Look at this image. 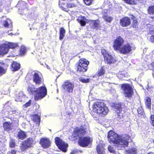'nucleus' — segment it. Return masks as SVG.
I'll return each instance as SVG.
<instances>
[{
	"label": "nucleus",
	"instance_id": "nucleus-1",
	"mask_svg": "<svg viewBox=\"0 0 154 154\" xmlns=\"http://www.w3.org/2000/svg\"><path fill=\"white\" fill-rule=\"evenodd\" d=\"M108 138L110 143L116 144L119 149H122L128 145V140L130 139V137L127 134L119 136L114 131H110L108 133Z\"/></svg>",
	"mask_w": 154,
	"mask_h": 154
},
{
	"label": "nucleus",
	"instance_id": "nucleus-2",
	"mask_svg": "<svg viewBox=\"0 0 154 154\" xmlns=\"http://www.w3.org/2000/svg\"><path fill=\"white\" fill-rule=\"evenodd\" d=\"M85 131V130L82 128L77 127L74 131L72 136L73 140H75L79 138L78 143L80 146L83 147L87 146L92 141V139L90 137H82Z\"/></svg>",
	"mask_w": 154,
	"mask_h": 154
},
{
	"label": "nucleus",
	"instance_id": "nucleus-3",
	"mask_svg": "<svg viewBox=\"0 0 154 154\" xmlns=\"http://www.w3.org/2000/svg\"><path fill=\"white\" fill-rule=\"evenodd\" d=\"M28 91L30 94L34 95L35 100H38L44 97L47 94V89L44 86H42L37 89L33 85L29 86L27 88Z\"/></svg>",
	"mask_w": 154,
	"mask_h": 154
},
{
	"label": "nucleus",
	"instance_id": "nucleus-4",
	"mask_svg": "<svg viewBox=\"0 0 154 154\" xmlns=\"http://www.w3.org/2000/svg\"><path fill=\"white\" fill-rule=\"evenodd\" d=\"M93 111L101 116H103L107 114L109 110L103 101L99 100L94 103Z\"/></svg>",
	"mask_w": 154,
	"mask_h": 154
},
{
	"label": "nucleus",
	"instance_id": "nucleus-5",
	"mask_svg": "<svg viewBox=\"0 0 154 154\" xmlns=\"http://www.w3.org/2000/svg\"><path fill=\"white\" fill-rule=\"evenodd\" d=\"M89 64V62L86 59L83 58L80 59L78 63V70L80 72H86Z\"/></svg>",
	"mask_w": 154,
	"mask_h": 154
},
{
	"label": "nucleus",
	"instance_id": "nucleus-6",
	"mask_svg": "<svg viewBox=\"0 0 154 154\" xmlns=\"http://www.w3.org/2000/svg\"><path fill=\"white\" fill-rule=\"evenodd\" d=\"M121 88L123 90L125 96L126 97H131L133 94L132 88L129 84H122Z\"/></svg>",
	"mask_w": 154,
	"mask_h": 154
},
{
	"label": "nucleus",
	"instance_id": "nucleus-7",
	"mask_svg": "<svg viewBox=\"0 0 154 154\" xmlns=\"http://www.w3.org/2000/svg\"><path fill=\"white\" fill-rule=\"evenodd\" d=\"M56 144L58 148L62 151L66 152L68 145L59 137H56L55 139Z\"/></svg>",
	"mask_w": 154,
	"mask_h": 154
},
{
	"label": "nucleus",
	"instance_id": "nucleus-8",
	"mask_svg": "<svg viewBox=\"0 0 154 154\" xmlns=\"http://www.w3.org/2000/svg\"><path fill=\"white\" fill-rule=\"evenodd\" d=\"M62 87L65 92L67 93H71L73 92L74 85L73 83L68 80L63 84Z\"/></svg>",
	"mask_w": 154,
	"mask_h": 154
},
{
	"label": "nucleus",
	"instance_id": "nucleus-9",
	"mask_svg": "<svg viewBox=\"0 0 154 154\" xmlns=\"http://www.w3.org/2000/svg\"><path fill=\"white\" fill-rule=\"evenodd\" d=\"M33 143V140L31 138H29L25 141L23 142L20 147L21 150L24 151L27 148L30 147Z\"/></svg>",
	"mask_w": 154,
	"mask_h": 154
},
{
	"label": "nucleus",
	"instance_id": "nucleus-10",
	"mask_svg": "<svg viewBox=\"0 0 154 154\" xmlns=\"http://www.w3.org/2000/svg\"><path fill=\"white\" fill-rule=\"evenodd\" d=\"M114 107L116 114V116L117 118L122 119L123 118V111L122 109L121 105L120 104H116L114 106Z\"/></svg>",
	"mask_w": 154,
	"mask_h": 154
},
{
	"label": "nucleus",
	"instance_id": "nucleus-11",
	"mask_svg": "<svg viewBox=\"0 0 154 154\" xmlns=\"http://www.w3.org/2000/svg\"><path fill=\"white\" fill-rule=\"evenodd\" d=\"M124 42V40L120 36L118 37L115 40L113 45V47L116 50H119L120 47L122 45Z\"/></svg>",
	"mask_w": 154,
	"mask_h": 154
},
{
	"label": "nucleus",
	"instance_id": "nucleus-12",
	"mask_svg": "<svg viewBox=\"0 0 154 154\" xmlns=\"http://www.w3.org/2000/svg\"><path fill=\"white\" fill-rule=\"evenodd\" d=\"M40 143L42 146L44 148H48L51 146V141L47 138H42L40 140Z\"/></svg>",
	"mask_w": 154,
	"mask_h": 154
},
{
	"label": "nucleus",
	"instance_id": "nucleus-13",
	"mask_svg": "<svg viewBox=\"0 0 154 154\" xmlns=\"http://www.w3.org/2000/svg\"><path fill=\"white\" fill-rule=\"evenodd\" d=\"M131 50V47L130 44L125 45L120 49V52L124 54H127L130 53Z\"/></svg>",
	"mask_w": 154,
	"mask_h": 154
},
{
	"label": "nucleus",
	"instance_id": "nucleus-14",
	"mask_svg": "<svg viewBox=\"0 0 154 154\" xmlns=\"http://www.w3.org/2000/svg\"><path fill=\"white\" fill-rule=\"evenodd\" d=\"M33 80L36 84H38L42 82V78L40 76L38 72H35L33 75Z\"/></svg>",
	"mask_w": 154,
	"mask_h": 154
},
{
	"label": "nucleus",
	"instance_id": "nucleus-15",
	"mask_svg": "<svg viewBox=\"0 0 154 154\" xmlns=\"http://www.w3.org/2000/svg\"><path fill=\"white\" fill-rule=\"evenodd\" d=\"M131 23V21L130 19L127 17H125L120 20V25L122 27H126Z\"/></svg>",
	"mask_w": 154,
	"mask_h": 154
},
{
	"label": "nucleus",
	"instance_id": "nucleus-16",
	"mask_svg": "<svg viewBox=\"0 0 154 154\" xmlns=\"http://www.w3.org/2000/svg\"><path fill=\"white\" fill-rule=\"evenodd\" d=\"M8 51V48L6 43H4L0 45V55H4L6 54Z\"/></svg>",
	"mask_w": 154,
	"mask_h": 154
},
{
	"label": "nucleus",
	"instance_id": "nucleus-17",
	"mask_svg": "<svg viewBox=\"0 0 154 154\" xmlns=\"http://www.w3.org/2000/svg\"><path fill=\"white\" fill-rule=\"evenodd\" d=\"M104 59L109 64L114 63L115 61L114 57H112L109 54H106V55H105Z\"/></svg>",
	"mask_w": 154,
	"mask_h": 154
},
{
	"label": "nucleus",
	"instance_id": "nucleus-18",
	"mask_svg": "<svg viewBox=\"0 0 154 154\" xmlns=\"http://www.w3.org/2000/svg\"><path fill=\"white\" fill-rule=\"evenodd\" d=\"M3 126L5 130L8 131L13 128V125L12 123L10 122H6L4 123Z\"/></svg>",
	"mask_w": 154,
	"mask_h": 154
},
{
	"label": "nucleus",
	"instance_id": "nucleus-19",
	"mask_svg": "<svg viewBox=\"0 0 154 154\" xmlns=\"http://www.w3.org/2000/svg\"><path fill=\"white\" fill-rule=\"evenodd\" d=\"M97 150L98 154H104L105 153V149L102 144H99L97 146Z\"/></svg>",
	"mask_w": 154,
	"mask_h": 154
},
{
	"label": "nucleus",
	"instance_id": "nucleus-20",
	"mask_svg": "<svg viewBox=\"0 0 154 154\" xmlns=\"http://www.w3.org/2000/svg\"><path fill=\"white\" fill-rule=\"evenodd\" d=\"M2 24L4 26L8 28L12 27V23L11 20L9 19H7L6 20H3Z\"/></svg>",
	"mask_w": 154,
	"mask_h": 154
},
{
	"label": "nucleus",
	"instance_id": "nucleus-21",
	"mask_svg": "<svg viewBox=\"0 0 154 154\" xmlns=\"http://www.w3.org/2000/svg\"><path fill=\"white\" fill-rule=\"evenodd\" d=\"M11 69L12 71H16L20 68V64L16 62H13L11 65Z\"/></svg>",
	"mask_w": 154,
	"mask_h": 154
},
{
	"label": "nucleus",
	"instance_id": "nucleus-22",
	"mask_svg": "<svg viewBox=\"0 0 154 154\" xmlns=\"http://www.w3.org/2000/svg\"><path fill=\"white\" fill-rule=\"evenodd\" d=\"M32 119L33 122H35L38 125H39L40 122V118L39 116L38 115L35 114L32 117Z\"/></svg>",
	"mask_w": 154,
	"mask_h": 154
},
{
	"label": "nucleus",
	"instance_id": "nucleus-23",
	"mask_svg": "<svg viewBox=\"0 0 154 154\" xmlns=\"http://www.w3.org/2000/svg\"><path fill=\"white\" fill-rule=\"evenodd\" d=\"M26 134L23 131L20 130L18 132L17 137H19V139L23 140L26 137Z\"/></svg>",
	"mask_w": 154,
	"mask_h": 154
},
{
	"label": "nucleus",
	"instance_id": "nucleus-24",
	"mask_svg": "<svg viewBox=\"0 0 154 154\" xmlns=\"http://www.w3.org/2000/svg\"><path fill=\"white\" fill-rule=\"evenodd\" d=\"M66 30L63 27H61L60 29V40L63 39L65 36Z\"/></svg>",
	"mask_w": 154,
	"mask_h": 154
},
{
	"label": "nucleus",
	"instance_id": "nucleus-25",
	"mask_svg": "<svg viewBox=\"0 0 154 154\" xmlns=\"http://www.w3.org/2000/svg\"><path fill=\"white\" fill-rule=\"evenodd\" d=\"M147 29L149 33L152 34L154 32V26L150 24H147Z\"/></svg>",
	"mask_w": 154,
	"mask_h": 154
},
{
	"label": "nucleus",
	"instance_id": "nucleus-26",
	"mask_svg": "<svg viewBox=\"0 0 154 154\" xmlns=\"http://www.w3.org/2000/svg\"><path fill=\"white\" fill-rule=\"evenodd\" d=\"M17 6H22V8H21V10H26L27 9V5L24 2L22 1L19 2L18 3L17 5Z\"/></svg>",
	"mask_w": 154,
	"mask_h": 154
},
{
	"label": "nucleus",
	"instance_id": "nucleus-27",
	"mask_svg": "<svg viewBox=\"0 0 154 154\" xmlns=\"http://www.w3.org/2000/svg\"><path fill=\"white\" fill-rule=\"evenodd\" d=\"M25 95H24L22 92H20L19 94V96L16 97L15 100L16 101H22V98L25 97Z\"/></svg>",
	"mask_w": 154,
	"mask_h": 154
},
{
	"label": "nucleus",
	"instance_id": "nucleus-28",
	"mask_svg": "<svg viewBox=\"0 0 154 154\" xmlns=\"http://www.w3.org/2000/svg\"><path fill=\"white\" fill-rule=\"evenodd\" d=\"M127 154H136L137 153V149L135 148L129 149L126 150Z\"/></svg>",
	"mask_w": 154,
	"mask_h": 154
},
{
	"label": "nucleus",
	"instance_id": "nucleus-29",
	"mask_svg": "<svg viewBox=\"0 0 154 154\" xmlns=\"http://www.w3.org/2000/svg\"><path fill=\"white\" fill-rule=\"evenodd\" d=\"M90 25L92 28H94L97 27L98 24L97 21L92 20L90 21Z\"/></svg>",
	"mask_w": 154,
	"mask_h": 154
},
{
	"label": "nucleus",
	"instance_id": "nucleus-30",
	"mask_svg": "<svg viewBox=\"0 0 154 154\" xmlns=\"http://www.w3.org/2000/svg\"><path fill=\"white\" fill-rule=\"evenodd\" d=\"M6 45H8V49L9 48H14L17 46V45L16 43H14L11 42H8L6 43Z\"/></svg>",
	"mask_w": 154,
	"mask_h": 154
},
{
	"label": "nucleus",
	"instance_id": "nucleus-31",
	"mask_svg": "<svg viewBox=\"0 0 154 154\" xmlns=\"http://www.w3.org/2000/svg\"><path fill=\"white\" fill-rule=\"evenodd\" d=\"M145 104L147 107L150 109L151 108V99L149 97H147L146 98L145 101Z\"/></svg>",
	"mask_w": 154,
	"mask_h": 154
},
{
	"label": "nucleus",
	"instance_id": "nucleus-32",
	"mask_svg": "<svg viewBox=\"0 0 154 154\" xmlns=\"http://www.w3.org/2000/svg\"><path fill=\"white\" fill-rule=\"evenodd\" d=\"M59 6L61 8L62 10L66 11L68 12L69 10L67 9V4L62 3L61 5L59 4Z\"/></svg>",
	"mask_w": 154,
	"mask_h": 154
},
{
	"label": "nucleus",
	"instance_id": "nucleus-33",
	"mask_svg": "<svg viewBox=\"0 0 154 154\" xmlns=\"http://www.w3.org/2000/svg\"><path fill=\"white\" fill-rule=\"evenodd\" d=\"M26 51V48L23 46H21L20 49V54L21 55H24Z\"/></svg>",
	"mask_w": 154,
	"mask_h": 154
},
{
	"label": "nucleus",
	"instance_id": "nucleus-34",
	"mask_svg": "<svg viewBox=\"0 0 154 154\" xmlns=\"http://www.w3.org/2000/svg\"><path fill=\"white\" fill-rule=\"evenodd\" d=\"M147 11L149 14H154V5L149 7Z\"/></svg>",
	"mask_w": 154,
	"mask_h": 154
},
{
	"label": "nucleus",
	"instance_id": "nucleus-35",
	"mask_svg": "<svg viewBox=\"0 0 154 154\" xmlns=\"http://www.w3.org/2000/svg\"><path fill=\"white\" fill-rule=\"evenodd\" d=\"M105 72V71L104 69L103 68H101L100 70H98L97 74L98 76H100L103 75Z\"/></svg>",
	"mask_w": 154,
	"mask_h": 154
},
{
	"label": "nucleus",
	"instance_id": "nucleus-36",
	"mask_svg": "<svg viewBox=\"0 0 154 154\" xmlns=\"http://www.w3.org/2000/svg\"><path fill=\"white\" fill-rule=\"evenodd\" d=\"M103 18L106 21L109 23L111 22V21L113 19V18L112 17L106 15L104 16Z\"/></svg>",
	"mask_w": 154,
	"mask_h": 154
},
{
	"label": "nucleus",
	"instance_id": "nucleus-37",
	"mask_svg": "<svg viewBox=\"0 0 154 154\" xmlns=\"http://www.w3.org/2000/svg\"><path fill=\"white\" fill-rule=\"evenodd\" d=\"M9 145L11 147H14L15 146V141L14 139H11L9 142Z\"/></svg>",
	"mask_w": 154,
	"mask_h": 154
},
{
	"label": "nucleus",
	"instance_id": "nucleus-38",
	"mask_svg": "<svg viewBox=\"0 0 154 154\" xmlns=\"http://www.w3.org/2000/svg\"><path fill=\"white\" fill-rule=\"evenodd\" d=\"M125 2L130 5H133L135 3L134 0H124Z\"/></svg>",
	"mask_w": 154,
	"mask_h": 154
},
{
	"label": "nucleus",
	"instance_id": "nucleus-39",
	"mask_svg": "<svg viewBox=\"0 0 154 154\" xmlns=\"http://www.w3.org/2000/svg\"><path fill=\"white\" fill-rule=\"evenodd\" d=\"M80 81L83 83H86L89 82V79H85L84 78H82L80 79Z\"/></svg>",
	"mask_w": 154,
	"mask_h": 154
},
{
	"label": "nucleus",
	"instance_id": "nucleus-40",
	"mask_svg": "<svg viewBox=\"0 0 154 154\" xmlns=\"http://www.w3.org/2000/svg\"><path fill=\"white\" fill-rule=\"evenodd\" d=\"M108 150L110 152L112 153L114 152L115 151L114 147L111 146H108Z\"/></svg>",
	"mask_w": 154,
	"mask_h": 154
},
{
	"label": "nucleus",
	"instance_id": "nucleus-41",
	"mask_svg": "<svg viewBox=\"0 0 154 154\" xmlns=\"http://www.w3.org/2000/svg\"><path fill=\"white\" fill-rule=\"evenodd\" d=\"M94 0H84L85 4L87 5H91Z\"/></svg>",
	"mask_w": 154,
	"mask_h": 154
},
{
	"label": "nucleus",
	"instance_id": "nucleus-42",
	"mask_svg": "<svg viewBox=\"0 0 154 154\" xmlns=\"http://www.w3.org/2000/svg\"><path fill=\"white\" fill-rule=\"evenodd\" d=\"M31 104V101L29 100V102L26 103L23 106V108H26L28 106H29Z\"/></svg>",
	"mask_w": 154,
	"mask_h": 154
},
{
	"label": "nucleus",
	"instance_id": "nucleus-43",
	"mask_svg": "<svg viewBox=\"0 0 154 154\" xmlns=\"http://www.w3.org/2000/svg\"><path fill=\"white\" fill-rule=\"evenodd\" d=\"M138 24L136 20H134L133 22V27L136 28Z\"/></svg>",
	"mask_w": 154,
	"mask_h": 154
},
{
	"label": "nucleus",
	"instance_id": "nucleus-44",
	"mask_svg": "<svg viewBox=\"0 0 154 154\" xmlns=\"http://www.w3.org/2000/svg\"><path fill=\"white\" fill-rule=\"evenodd\" d=\"M137 111L139 114H142L143 113V110L141 107L139 108L138 109Z\"/></svg>",
	"mask_w": 154,
	"mask_h": 154
},
{
	"label": "nucleus",
	"instance_id": "nucleus-45",
	"mask_svg": "<svg viewBox=\"0 0 154 154\" xmlns=\"http://www.w3.org/2000/svg\"><path fill=\"white\" fill-rule=\"evenodd\" d=\"M67 9L68 8H72L75 6V5L72 3L67 4Z\"/></svg>",
	"mask_w": 154,
	"mask_h": 154
},
{
	"label": "nucleus",
	"instance_id": "nucleus-46",
	"mask_svg": "<svg viewBox=\"0 0 154 154\" xmlns=\"http://www.w3.org/2000/svg\"><path fill=\"white\" fill-rule=\"evenodd\" d=\"M101 51L104 57H105V55H106V54H109L108 52L105 50L102 49L101 50Z\"/></svg>",
	"mask_w": 154,
	"mask_h": 154
},
{
	"label": "nucleus",
	"instance_id": "nucleus-47",
	"mask_svg": "<svg viewBox=\"0 0 154 154\" xmlns=\"http://www.w3.org/2000/svg\"><path fill=\"white\" fill-rule=\"evenodd\" d=\"M5 72V70L2 67H0V75H2Z\"/></svg>",
	"mask_w": 154,
	"mask_h": 154
},
{
	"label": "nucleus",
	"instance_id": "nucleus-48",
	"mask_svg": "<svg viewBox=\"0 0 154 154\" xmlns=\"http://www.w3.org/2000/svg\"><path fill=\"white\" fill-rule=\"evenodd\" d=\"M16 152V151L14 149L11 150L10 151H9L7 154H15Z\"/></svg>",
	"mask_w": 154,
	"mask_h": 154
},
{
	"label": "nucleus",
	"instance_id": "nucleus-49",
	"mask_svg": "<svg viewBox=\"0 0 154 154\" xmlns=\"http://www.w3.org/2000/svg\"><path fill=\"white\" fill-rule=\"evenodd\" d=\"M80 23L81 24V25L82 26H85L86 24L85 22V21L82 20H80Z\"/></svg>",
	"mask_w": 154,
	"mask_h": 154
},
{
	"label": "nucleus",
	"instance_id": "nucleus-50",
	"mask_svg": "<svg viewBox=\"0 0 154 154\" xmlns=\"http://www.w3.org/2000/svg\"><path fill=\"white\" fill-rule=\"evenodd\" d=\"M150 40L152 42H154V35L150 37Z\"/></svg>",
	"mask_w": 154,
	"mask_h": 154
},
{
	"label": "nucleus",
	"instance_id": "nucleus-51",
	"mask_svg": "<svg viewBox=\"0 0 154 154\" xmlns=\"http://www.w3.org/2000/svg\"><path fill=\"white\" fill-rule=\"evenodd\" d=\"M152 65L153 70L154 71V62L152 63Z\"/></svg>",
	"mask_w": 154,
	"mask_h": 154
},
{
	"label": "nucleus",
	"instance_id": "nucleus-52",
	"mask_svg": "<svg viewBox=\"0 0 154 154\" xmlns=\"http://www.w3.org/2000/svg\"><path fill=\"white\" fill-rule=\"evenodd\" d=\"M46 67H47V68L48 69H50L49 67V66L48 65H46Z\"/></svg>",
	"mask_w": 154,
	"mask_h": 154
},
{
	"label": "nucleus",
	"instance_id": "nucleus-53",
	"mask_svg": "<svg viewBox=\"0 0 154 154\" xmlns=\"http://www.w3.org/2000/svg\"><path fill=\"white\" fill-rule=\"evenodd\" d=\"M148 154H154V153L153 152H151L149 153Z\"/></svg>",
	"mask_w": 154,
	"mask_h": 154
},
{
	"label": "nucleus",
	"instance_id": "nucleus-54",
	"mask_svg": "<svg viewBox=\"0 0 154 154\" xmlns=\"http://www.w3.org/2000/svg\"><path fill=\"white\" fill-rule=\"evenodd\" d=\"M70 154H74L73 152H71Z\"/></svg>",
	"mask_w": 154,
	"mask_h": 154
},
{
	"label": "nucleus",
	"instance_id": "nucleus-55",
	"mask_svg": "<svg viewBox=\"0 0 154 154\" xmlns=\"http://www.w3.org/2000/svg\"><path fill=\"white\" fill-rule=\"evenodd\" d=\"M3 19L5 18V17H3Z\"/></svg>",
	"mask_w": 154,
	"mask_h": 154
}]
</instances>
